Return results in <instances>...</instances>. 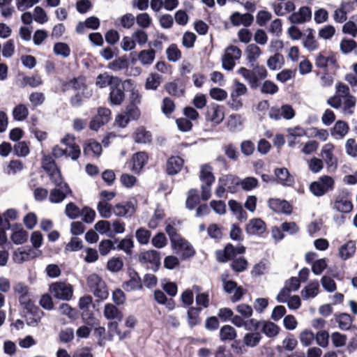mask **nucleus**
Instances as JSON below:
<instances>
[{"instance_id":"49530a36","label":"nucleus","mask_w":357,"mask_h":357,"mask_svg":"<svg viewBox=\"0 0 357 357\" xmlns=\"http://www.w3.org/2000/svg\"><path fill=\"white\" fill-rule=\"evenodd\" d=\"M124 86H130V104H133L136 105L137 104H139L141 102L142 96L139 93V91L134 86V82L132 79H126L123 83Z\"/></svg>"},{"instance_id":"20e7f679","label":"nucleus","mask_w":357,"mask_h":357,"mask_svg":"<svg viewBox=\"0 0 357 357\" xmlns=\"http://www.w3.org/2000/svg\"><path fill=\"white\" fill-rule=\"evenodd\" d=\"M50 292L57 299L69 301L73 295V288L70 284L56 282L50 284Z\"/></svg>"},{"instance_id":"7c9ffc66","label":"nucleus","mask_w":357,"mask_h":357,"mask_svg":"<svg viewBox=\"0 0 357 357\" xmlns=\"http://www.w3.org/2000/svg\"><path fill=\"white\" fill-rule=\"evenodd\" d=\"M130 280L123 283L126 291H135L142 289V280L136 272L130 274Z\"/></svg>"},{"instance_id":"0eeeda50","label":"nucleus","mask_w":357,"mask_h":357,"mask_svg":"<svg viewBox=\"0 0 357 357\" xmlns=\"http://www.w3.org/2000/svg\"><path fill=\"white\" fill-rule=\"evenodd\" d=\"M336 89L342 96V112L346 114H351L352 109L356 105V99L349 93V87L344 84L339 83L336 85Z\"/></svg>"},{"instance_id":"ddd939ff","label":"nucleus","mask_w":357,"mask_h":357,"mask_svg":"<svg viewBox=\"0 0 357 357\" xmlns=\"http://www.w3.org/2000/svg\"><path fill=\"white\" fill-rule=\"evenodd\" d=\"M85 78L82 76L73 78L66 83V86L77 91H82L85 98H89L92 96V91L85 84Z\"/></svg>"},{"instance_id":"6e6d98bb","label":"nucleus","mask_w":357,"mask_h":357,"mask_svg":"<svg viewBox=\"0 0 357 357\" xmlns=\"http://www.w3.org/2000/svg\"><path fill=\"white\" fill-rule=\"evenodd\" d=\"M335 34V29L331 24H327L318 31L319 38L325 40H331Z\"/></svg>"},{"instance_id":"6ab92c4d","label":"nucleus","mask_w":357,"mask_h":357,"mask_svg":"<svg viewBox=\"0 0 357 357\" xmlns=\"http://www.w3.org/2000/svg\"><path fill=\"white\" fill-rule=\"evenodd\" d=\"M207 117L215 124L220 123L225 118L223 107L217 104H212L208 109Z\"/></svg>"},{"instance_id":"2f4dec72","label":"nucleus","mask_w":357,"mask_h":357,"mask_svg":"<svg viewBox=\"0 0 357 357\" xmlns=\"http://www.w3.org/2000/svg\"><path fill=\"white\" fill-rule=\"evenodd\" d=\"M278 182L283 185H291L294 183L293 176L286 168H279L275 170Z\"/></svg>"},{"instance_id":"f3484780","label":"nucleus","mask_w":357,"mask_h":357,"mask_svg":"<svg viewBox=\"0 0 357 357\" xmlns=\"http://www.w3.org/2000/svg\"><path fill=\"white\" fill-rule=\"evenodd\" d=\"M40 254L41 251L40 250L31 248L27 250H24L19 248L13 253V260L17 264H22L38 257Z\"/></svg>"},{"instance_id":"cd10ccee","label":"nucleus","mask_w":357,"mask_h":357,"mask_svg":"<svg viewBox=\"0 0 357 357\" xmlns=\"http://www.w3.org/2000/svg\"><path fill=\"white\" fill-rule=\"evenodd\" d=\"M319 291V284L317 280H312L301 291V294L304 300L314 298Z\"/></svg>"},{"instance_id":"8fccbe9b","label":"nucleus","mask_w":357,"mask_h":357,"mask_svg":"<svg viewBox=\"0 0 357 357\" xmlns=\"http://www.w3.org/2000/svg\"><path fill=\"white\" fill-rule=\"evenodd\" d=\"M349 126L344 121H338L335 123L332 135L339 139H342L348 132Z\"/></svg>"},{"instance_id":"c03bdc74","label":"nucleus","mask_w":357,"mask_h":357,"mask_svg":"<svg viewBox=\"0 0 357 357\" xmlns=\"http://www.w3.org/2000/svg\"><path fill=\"white\" fill-rule=\"evenodd\" d=\"M243 123V120L240 114H232L227 119V127L230 131H236L241 128Z\"/></svg>"},{"instance_id":"6e6552de","label":"nucleus","mask_w":357,"mask_h":357,"mask_svg":"<svg viewBox=\"0 0 357 357\" xmlns=\"http://www.w3.org/2000/svg\"><path fill=\"white\" fill-rule=\"evenodd\" d=\"M139 261L143 264H150L153 271H156L160 265V254L154 250L142 252L139 255Z\"/></svg>"},{"instance_id":"f704fd0d","label":"nucleus","mask_w":357,"mask_h":357,"mask_svg":"<svg viewBox=\"0 0 357 357\" xmlns=\"http://www.w3.org/2000/svg\"><path fill=\"white\" fill-rule=\"evenodd\" d=\"M261 331L268 337H274L280 332V327L273 322L262 321Z\"/></svg>"},{"instance_id":"393cba45","label":"nucleus","mask_w":357,"mask_h":357,"mask_svg":"<svg viewBox=\"0 0 357 357\" xmlns=\"http://www.w3.org/2000/svg\"><path fill=\"white\" fill-rule=\"evenodd\" d=\"M230 20L234 26H248L253 22V16L249 13L241 14L238 12H235L231 15Z\"/></svg>"},{"instance_id":"774afa93","label":"nucleus","mask_w":357,"mask_h":357,"mask_svg":"<svg viewBox=\"0 0 357 357\" xmlns=\"http://www.w3.org/2000/svg\"><path fill=\"white\" fill-rule=\"evenodd\" d=\"M329 18V13L325 8L317 9L314 13V20L316 24H321L326 22Z\"/></svg>"},{"instance_id":"4468645a","label":"nucleus","mask_w":357,"mask_h":357,"mask_svg":"<svg viewBox=\"0 0 357 357\" xmlns=\"http://www.w3.org/2000/svg\"><path fill=\"white\" fill-rule=\"evenodd\" d=\"M121 79L116 77L109 75L108 73L105 72L99 74L96 79V85L100 88L103 89L108 86H117L121 84Z\"/></svg>"},{"instance_id":"c9c22d12","label":"nucleus","mask_w":357,"mask_h":357,"mask_svg":"<svg viewBox=\"0 0 357 357\" xmlns=\"http://www.w3.org/2000/svg\"><path fill=\"white\" fill-rule=\"evenodd\" d=\"M134 141L138 144H146L151 142V135L143 127L137 128L132 135Z\"/></svg>"},{"instance_id":"5701e85b","label":"nucleus","mask_w":357,"mask_h":357,"mask_svg":"<svg viewBox=\"0 0 357 357\" xmlns=\"http://www.w3.org/2000/svg\"><path fill=\"white\" fill-rule=\"evenodd\" d=\"M100 22L98 17L91 16L86 18L84 22H79L76 26V31L82 34L84 33L86 28L96 30L100 26Z\"/></svg>"},{"instance_id":"0e129e2a","label":"nucleus","mask_w":357,"mask_h":357,"mask_svg":"<svg viewBox=\"0 0 357 357\" xmlns=\"http://www.w3.org/2000/svg\"><path fill=\"white\" fill-rule=\"evenodd\" d=\"M199 202V197L197 190L191 189L188 192V195L186 200V207L189 209H193Z\"/></svg>"},{"instance_id":"09e8293b","label":"nucleus","mask_w":357,"mask_h":357,"mask_svg":"<svg viewBox=\"0 0 357 357\" xmlns=\"http://www.w3.org/2000/svg\"><path fill=\"white\" fill-rule=\"evenodd\" d=\"M247 60L249 63H254L261 55L260 48L255 44H250L245 50Z\"/></svg>"},{"instance_id":"dca6fc26","label":"nucleus","mask_w":357,"mask_h":357,"mask_svg":"<svg viewBox=\"0 0 357 357\" xmlns=\"http://www.w3.org/2000/svg\"><path fill=\"white\" fill-rule=\"evenodd\" d=\"M352 10L353 7L350 2H342L333 11V20L335 22L340 24L346 22L348 13H349Z\"/></svg>"},{"instance_id":"2eb2a0df","label":"nucleus","mask_w":357,"mask_h":357,"mask_svg":"<svg viewBox=\"0 0 357 357\" xmlns=\"http://www.w3.org/2000/svg\"><path fill=\"white\" fill-rule=\"evenodd\" d=\"M71 193L72 191L68 185L64 183L63 185L57 186L50 191L49 199L52 203H60Z\"/></svg>"},{"instance_id":"c756f323","label":"nucleus","mask_w":357,"mask_h":357,"mask_svg":"<svg viewBox=\"0 0 357 357\" xmlns=\"http://www.w3.org/2000/svg\"><path fill=\"white\" fill-rule=\"evenodd\" d=\"M133 166L132 170L135 173H139L148 160V155L145 152L136 153L132 156Z\"/></svg>"},{"instance_id":"864d4df0","label":"nucleus","mask_w":357,"mask_h":357,"mask_svg":"<svg viewBox=\"0 0 357 357\" xmlns=\"http://www.w3.org/2000/svg\"><path fill=\"white\" fill-rule=\"evenodd\" d=\"M334 208L341 213H349L353 208L351 202L347 199L338 198L334 203Z\"/></svg>"},{"instance_id":"79ce46f5","label":"nucleus","mask_w":357,"mask_h":357,"mask_svg":"<svg viewBox=\"0 0 357 357\" xmlns=\"http://www.w3.org/2000/svg\"><path fill=\"white\" fill-rule=\"evenodd\" d=\"M229 207L236 217L241 220L245 221L248 218L247 213L243 208L241 204L235 200L229 201Z\"/></svg>"},{"instance_id":"9b49d317","label":"nucleus","mask_w":357,"mask_h":357,"mask_svg":"<svg viewBox=\"0 0 357 357\" xmlns=\"http://www.w3.org/2000/svg\"><path fill=\"white\" fill-rule=\"evenodd\" d=\"M113 213L118 217L129 218L136 211V204L132 202H120L112 208Z\"/></svg>"},{"instance_id":"ea45409f","label":"nucleus","mask_w":357,"mask_h":357,"mask_svg":"<svg viewBox=\"0 0 357 357\" xmlns=\"http://www.w3.org/2000/svg\"><path fill=\"white\" fill-rule=\"evenodd\" d=\"M10 236L15 244L20 245L25 243L28 238V233L22 227H14Z\"/></svg>"},{"instance_id":"423d86ee","label":"nucleus","mask_w":357,"mask_h":357,"mask_svg":"<svg viewBox=\"0 0 357 357\" xmlns=\"http://www.w3.org/2000/svg\"><path fill=\"white\" fill-rule=\"evenodd\" d=\"M241 56V50L234 45L227 47L222 58V68L227 70H231L236 65V61Z\"/></svg>"},{"instance_id":"473e14b6","label":"nucleus","mask_w":357,"mask_h":357,"mask_svg":"<svg viewBox=\"0 0 357 357\" xmlns=\"http://www.w3.org/2000/svg\"><path fill=\"white\" fill-rule=\"evenodd\" d=\"M307 34L303 38V46L309 51H315L319 48V43L316 40L313 29L309 28L306 30Z\"/></svg>"},{"instance_id":"39448f33","label":"nucleus","mask_w":357,"mask_h":357,"mask_svg":"<svg viewBox=\"0 0 357 357\" xmlns=\"http://www.w3.org/2000/svg\"><path fill=\"white\" fill-rule=\"evenodd\" d=\"M295 115L296 111L289 104H283L280 107H272L268 112L269 118L275 121H279L282 119L291 120L294 118Z\"/></svg>"},{"instance_id":"13d9d810","label":"nucleus","mask_w":357,"mask_h":357,"mask_svg":"<svg viewBox=\"0 0 357 357\" xmlns=\"http://www.w3.org/2000/svg\"><path fill=\"white\" fill-rule=\"evenodd\" d=\"M167 57L169 61L176 62L181 57V52L175 44H172L166 50Z\"/></svg>"},{"instance_id":"7ed1b4c3","label":"nucleus","mask_w":357,"mask_h":357,"mask_svg":"<svg viewBox=\"0 0 357 357\" xmlns=\"http://www.w3.org/2000/svg\"><path fill=\"white\" fill-rule=\"evenodd\" d=\"M171 246L174 253L183 260L193 257L195 254V249L190 243L181 236L174 239L171 243Z\"/></svg>"},{"instance_id":"e2e57ef3","label":"nucleus","mask_w":357,"mask_h":357,"mask_svg":"<svg viewBox=\"0 0 357 357\" xmlns=\"http://www.w3.org/2000/svg\"><path fill=\"white\" fill-rule=\"evenodd\" d=\"M53 51L56 55L61 56L64 58L68 57L70 54L69 46L64 43H56L54 44Z\"/></svg>"},{"instance_id":"4c0bfd02","label":"nucleus","mask_w":357,"mask_h":357,"mask_svg":"<svg viewBox=\"0 0 357 357\" xmlns=\"http://www.w3.org/2000/svg\"><path fill=\"white\" fill-rule=\"evenodd\" d=\"M102 152V146L98 142L89 141L84 148V153L89 157H98Z\"/></svg>"},{"instance_id":"e433bc0d","label":"nucleus","mask_w":357,"mask_h":357,"mask_svg":"<svg viewBox=\"0 0 357 357\" xmlns=\"http://www.w3.org/2000/svg\"><path fill=\"white\" fill-rule=\"evenodd\" d=\"M162 82V76L155 73H151L149 75L146 79L145 82V89L146 90H153L155 91L158 89L159 86L161 84Z\"/></svg>"},{"instance_id":"72a5a7b5","label":"nucleus","mask_w":357,"mask_h":357,"mask_svg":"<svg viewBox=\"0 0 357 357\" xmlns=\"http://www.w3.org/2000/svg\"><path fill=\"white\" fill-rule=\"evenodd\" d=\"M236 256V248L231 244L226 245L223 250L216 252L217 259L220 262H226Z\"/></svg>"},{"instance_id":"37998d69","label":"nucleus","mask_w":357,"mask_h":357,"mask_svg":"<svg viewBox=\"0 0 357 357\" xmlns=\"http://www.w3.org/2000/svg\"><path fill=\"white\" fill-rule=\"evenodd\" d=\"M117 86H112L110 88L111 91L109 93V100L112 105H120L125 98L124 92L123 89Z\"/></svg>"},{"instance_id":"a18cd8bd","label":"nucleus","mask_w":357,"mask_h":357,"mask_svg":"<svg viewBox=\"0 0 357 357\" xmlns=\"http://www.w3.org/2000/svg\"><path fill=\"white\" fill-rule=\"evenodd\" d=\"M12 114L15 121H23L29 116V109L25 105L19 104L14 107Z\"/></svg>"},{"instance_id":"69168bd1","label":"nucleus","mask_w":357,"mask_h":357,"mask_svg":"<svg viewBox=\"0 0 357 357\" xmlns=\"http://www.w3.org/2000/svg\"><path fill=\"white\" fill-rule=\"evenodd\" d=\"M248 91L246 86L238 80L234 81V89L231 93V98H238L245 95Z\"/></svg>"},{"instance_id":"9d476101","label":"nucleus","mask_w":357,"mask_h":357,"mask_svg":"<svg viewBox=\"0 0 357 357\" xmlns=\"http://www.w3.org/2000/svg\"><path fill=\"white\" fill-rule=\"evenodd\" d=\"M334 146L328 143L321 149V155L324 160L328 171L334 172L337 167V159L333 154Z\"/></svg>"},{"instance_id":"c85d7f7f","label":"nucleus","mask_w":357,"mask_h":357,"mask_svg":"<svg viewBox=\"0 0 357 357\" xmlns=\"http://www.w3.org/2000/svg\"><path fill=\"white\" fill-rule=\"evenodd\" d=\"M183 160L178 156L171 157L167 162V172L174 175L178 174L183 165Z\"/></svg>"},{"instance_id":"b1692460","label":"nucleus","mask_w":357,"mask_h":357,"mask_svg":"<svg viewBox=\"0 0 357 357\" xmlns=\"http://www.w3.org/2000/svg\"><path fill=\"white\" fill-rule=\"evenodd\" d=\"M275 14L278 16H284L294 11L296 8L295 3L292 1L284 3H275L272 5Z\"/></svg>"},{"instance_id":"a19ab883","label":"nucleus","mask_w":357,"mask_h":357,"mask_svg":"<svg viewBox=\"0 0 357 357\" xmlns=\"http://www.w3.org/2000/svg\"><path fill=\"white\" fill-rule=\"evenodd\" d=\"M155 57V51L153 49L144 50L139 52L138 59L142 65L150 66Z\"/></svg>"},{"instance_id":"de8ad7c7","label":"nucleus","mask_w":357,"mask_h":357,"mask_svg":"<svg viewBox=\"0 0 357 357\" xmlns=\"http://www.w3.org/2000/svg\"><path fill=\"white\" fill-rule=\"evenodd\" d=\"M236 336L235 328L229 325H225L220 330V338L222 341L233 340Z\"/></svg>"},{"instance_id":"f03ea898","label":"nucleus","mask_w":357,"mask_h":357,"mask_svg":"<svg viewBox=\"0 0 357 357\" xmlns=\"http://www.w3.org/2000/svg\"><path fill=\"white\" fill-rule=\"evenodd\" d=\"M87 284L93 295L101 299H106L109 295L105 282L96 273H92L87 278Z\"/></svg>"},{"instance_id":"5fc2aeb1","label":"nucleus","mask_w":357,"mask_h":357,"mask_svg":"<svg viewBox=\"0 0 357 357\" xmlns=\"http://www.w3.org/2000/svg\"><path fill=\"white\" fill-rule=\"evenodd\" d=\"M201 309L198 307H191L188 309L187 312L188 321L191 327L199 324L201 319L199 317Z\"/></svg>"},{"instance_id":"3c124183","label":"nucleus","mask_w":357,"mask_h":357,"mask_svg":"<svg viewBox=\"0 0 357 357\" xmlns=\"http://www.w3.org/2000/svg\"><path fill=\"white\" fill-rule=\"evenodd\" d=\"M199 178L202 182L212 184L215 181V177L212 173V167L208 165H202Z\"/></svg>"},{"instance_id":"f8f14e48","label":"nucleus","mask_w":357,"mask_h":357,"mask_svg":"<svg viewBox=\"0 0 357 357\" xmlns=\"http://www.w3.org/2000/svg\"><path fill=\"white\" fill-rule=\"evenodd\" d=\"M312 19V10L308 6H302L298 11L293 13L289 20L291 24H304Z\"/></svg>"},{"instance_id":"bf43d9fd","label":"nucleus","mask_w":357,"mask_h":357,"mask_svg":"<svg viewBox=\"0 0 357 357\" xmlns=\"http://www.w3.org/2000/svg\"><path fill=\"white\" fill-rule=\"evenodd\" d=\"M128 66V61L125 57H119L109 63L107 68L113 71L123 70Z\"/></svg>"},{"instance_id":"bb28decb","label":"nucleus","mask_w":357,"mask_h":357,"mask_svg":"<svg viewBox=\"0 0 357 357\" xmlns=\"http://www.w3.org/2000/svg\"><path fill=\"white\" fill-rule=\"evenodd\" d=\"M165 89L169 95L176 97H181L185 93L184 85L179 79H176L167 84Z\"/></svg>"},{"instance_id":"338daca9","label":"nucleus","mask_w":357,"mask_h":357,"mask_svg":"<svg viewBox=\"0 0 357 357\" xmlns=\"http://www.w3.org/2000/svg\"><path fill=\"white\" fill-rule=\"evenodd\" d=\"M336 321L338 324V326L342 330H348L349 329L352 321L350 315L348 314H341L336 318Z\"/></svg>"},{"instance_id":"603ef678","label":"nucleus","mask_w":357,"mask_h":357,"mask_svg":"<svg viewBox=\"0 0 357 357\" xmlns=\"http://www.w3.org/2000/svg\"><path fill=\"white\" fill-rule=\"evenodd\" d=\"M95 229L100 234H105L108 237H113L111 224L107 220L98 221L94 225Z\"/></svg>"},{"instance_id":"a878e982","label":"nucleus","mask_w":357,"mask_h":357,"mask_svg":"<svg viewBox=\"0 0 357 357\" xmlns=\"http://www.w3.org/2000/svg\"><path fill=\"white\" fill-rule=\"evenodd\" d=\"M220 182L226 185L228 191L234 193L237 191L238 187L240 186L241 178L238 176L228 174L220 177Z\"/></svg>"},{"instance_id":"58836bf2","label":"nucleus","mask_w":357,"mask_h":357,"mask_svg":"<svg viewBox=\"0 0 357 357\" xmlns=\"http://www.w3.org/2000/svg\"><path fill=\"white\" fill-rule=\"evenodd\" d=\"M262 339V335L259 332H250L245 333L243 341L244 344L248 347H257Z\"/></svg>"},{"instance_id":"a211bd4d","label":"nucleus","mask_w":357,"mask_h":357,"mask_svg":"<svg viewBox=\"0 0 357 357\" xmlns=\"http://www.w3.org/2000/svg\"><path fill=\"white\" fill-rule=\"evenodd\" d=\"M315 65L324 70L335 69L336 59L333 54L326 55L324 53H319L316 57Z\"/></svg>"},{"instance_id":"4be33fe9","label":"nucleus","mask_w":357,"mask_h":357,"mask_svg":"<svg viewBox=\"0 0 357 357\" xmlns=\"http://www.w3.org/2000/svg\"><path fill=\"white\" fill-rule=\"evenodd\" d=\"M356 250V242L349 241L342 245L338 249V256L342 260H347L351 258Z\"/></svg>"},{"instance_id":"052dcab7","label":"nucleus","mask_w":357,"mask_h":357,"mask_svg":"<svg viewBox=\"0 0 357 357\" xmlns=\"http://www.w3.org/2000/svg\"><path fill=\"white\" fill-rule=\"evenodd\" d=\"M240 186L245 191H250L258 186V180L252 176L241 179Z\"/></svg>"},{"instance_id":"1a4fd4ad","label":"nucleus","mask_w":357,"mask_h":357,"mask_svg":"<svg viewBox=\"0 0 357 357\" xmlns=\"http://www.w3.org/2000/svg\"><path fill=\"white\" fill-rule=\"evenodd\" d=\"M14 292L18 296L21 305L29 308L31 307V295L29 288L24 282H19L13 287Z\"/></svg>"},{"instance_id":"f257e3e1","label":"nucleus","mask_w":357,"mask_h":357,"mask_svg":"<svg viewBox=\"0 0 357 357\" xmlns=\"http://www.w3.org/2000/svg\"><path fill=\"white\" fill-rule=\"evenodd\" d=\"M334 179L327 175L321 176L310 185V192L316 197H321L334 188Z\"/></svg>"},{"instance_id":"680f3d73","label":"nucleus","mask_w":357,"mask_h":357,"mask_svg":"<svg viewBox=\"0 0 357 357\" xmlns=\"http://www.w3.org/2000/svg\"><path fill=\"white\" fill-rule=\"evenodd\" d=\"M283 57L281 54L275 53L273 56H271L267 60L268 67L273 70L279 69L281 68L282 64Z\"/></svg>"},{"instance_id":"4d7b16f0","label":"nucleus","mask_w":357,"mask_h":357,"mask_svg":"<svg viewBox=\"0 0 357 357\" xmlns=\"http://www.w3.org/2000/svg\"><path fill=\"white\" fill-rule=\"evenodd\" d=\"M97 210L100 215L104 218H110L113 213L111 204L105 201H100L98 204Z\"/></svg>"},{"instance_id":"412c9836","label":"nucleus","mask_w":357,"mask_h":357,"mask_svg":"<svg viewBox=\"0 0 357 357\" xmlns=\"http://www.w3.org/2000/svg\"><path fill=\"white\" fill-rule=\"evenodd\" d=\"M103 314L107 320L121 321L123 319V312L112 303H107L105 305Z\"/></svg>"},{"instance_id":"aec40b11","label":"nucleus","mask_w":357,"mask_h":357,"mask_svg":"<svg viewBox=\"0 0 357 357\" xmlns=\"http://www.w3.org/2000/svg\"><path fill=\"white\" fill-rule=\"evenodd\" d=\"M246 232L250 235H259L266 231V225L260 218L250 220L245 228Z\"/></svg>"}]
</instances>
